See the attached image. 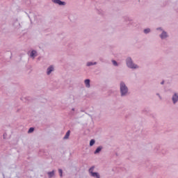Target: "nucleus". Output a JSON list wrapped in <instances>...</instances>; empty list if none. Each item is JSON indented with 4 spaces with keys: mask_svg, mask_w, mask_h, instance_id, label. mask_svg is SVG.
<instances>
[{
    "mask_svg": "<svg viewBox=\"0 0 178 178\" xmlns=\"http://www.w3.org/2000/svg\"><path fill=\"white\" fill-rule=\"evenodd\" d=\"M172 101H173L174 104H176V102H177V101H178L177 94H175V95L172 97Z\"/></svg>",
    "mask_w": 178,
    "mask_h": 178,
    "instance_id": "nucleus-5",
    "label": "nucleus"
},
{
    "mask_svg": "<svg viewBox=\"0 0 178 178\" xmlns=\"http://www.w3.org/2000/svg\"><path fill=\"white\" fill-rule=\"evenodd\" d=\"M127 65L128 67H130L131 69H137V65H135L134 63H133V61L130 58H128L127 59Z\"/></svg>",
    "mask_w": 178,
    "mask_h": 178,
    "instance_id": "nucleus-1",
    "label": "nucleus"
},
{
    "mask_svg": "<svg viewBox=\"0 0 178 178\" xmlns=\"http://www.w3.org/2000/svg\"><path fill=\"white\" fill-rule=\"evenodd\" d=\"M35 56H37V51L33 50L31 54V57L35 58Z\"/></svg>",
    "mask_w": 178,
    "mask_h": 178,
    "instance_id": "nucleus-7",
    "label": "nucleus"
},
{
    "mask_svg": "<svg viewBox=\"0 0 178 178\" xmlns=\"http://www.w3.org/2000/svg\"><path fill=\"white\" fill-rule=\"evenodd\" d=\"M70 136V131H67V132L66 133L65 136H64V139L65 140H67V138H69Z\"/></svg>",
    "mask_w": 178,
    "mask_h": 178,
    "instance_id": "nucleus-10",
    "label": "nucleus"
},
{
    "mask_svg": "<svg viewBox=\"0 0 178 178\" xmlns=\"http://www.w3.org/2000/svg\"><path fill=\"white\" fill-rule=\"evenodd\" d=\"M85 84L88 88H90V79L85 80Z\"/></svg>",
    "mask_w": 178,
    "mask_h": 178,
    "instance_id": "nucleus-9",
    "label": "nucleus"
},
{
    "mask_svg": "<svg viewBox=\"0 0 178 178\" xmlns=\"http://www.w3.org/2000/svg\"><path fill=\"white\" fill-rule=\"evenodd\" d=\"M101 149H102L101 147H97L95 152V154H98L101 151Z\"/></svg>",
    "mask_w": 178,
    "mask_h": 178,
    "instance_id": "nucleus-12",
    "label": "nucleus"
},
{
    "mask_svg": "<svg viewBox=\"0 0 178 178\" xmlns=\"http://www.w3.org/2000/svg\"><path fill=\"white\" fill-rule=\"evenodd\" d=\"M92 65H94L92 63H88L87 66H92Z\"/></svg>",
    "mask_w": 178,
    "mask_h": 178,
    "instance_id": "nucleus-18",
    "label": "nucleus"
},
{
    "mask_svg": "<svg viewBox=\"0 0 178 178\" xmlns=\"http://www.w3.org/2000/svg\"><path fill=\"white\" fill-rule=\"evenodd\" d=\"M54 175H55V172L54 171H51V172H48L49 177H53V176Z\"/></svg>",
    "mask_w": 178,
    "mask_h": 178,
    "instance_id": "nucleus-11",
    "label": "nucleus"
},
{
    "mask_svg": "<svg viewBox=\"0 0 178 178\" xmlns=\"http://www.w3.org/2000/svg\"><path fill=\"white\" fill-rule=\"evenodd\" d=\"M150 31H151V29H147L144 30L145 34H148V33H149Z\"/></svg>",
    "mask_w": 178,
    "mask_h": 178,
    "instance_id": "nucleus-14",
    "label": "nucleus"
},
{
    "mask_svg": "<svg viewBox=\"0 0 178 178\" xmlns=\"http://www.w3.org/2000/svg\"><path fill=\"white\" fill-rule=\"evenodd\" d=\"M34 131V128L31 127L29 129L28 133H33Z\"/></svg>",
    "mask_w": 178,
    "mask_h": 178,
    "instance_id": "nucleus-15",
    "label": "nucleus"
},
{
    "mask_svg": "<svg viewBox=\"0 0 178 178\" xmlns=\"http://www.w3.org/2000/svg\"><path fill=\"white\" fill-rule=\"evenodd\" d=\"M93 171L94 167H92L89 169V172H90L91 176H92V177L99 178V174H98V172H93Z\"/></svg>",
    "mask_w": 178,
    "mask_h": 178,
    "instance_id": "nucleus-3",
    "label": "nucleus"
},
{
    "mask_svg": "<svg viewBox=\"0 0 178 178\" xmlns=\"http://www.w3.org/2000/svg\"><path fill=\"white\" fill-rule=\"evenodd\" d=\"M94 144H95V140L94 139H92L90 142V147H92Z\"/></svg>",
    "mask_w": 178,
    "mask_h": 178,
    "instance_id": "nucleus-13",
    "label": "nucleus"
},
{
    "mask_svg": "<svg viewBox=\"0 0 178 178\" xmlns=\"http://www.w3.org/2000/svg\"><path fill=\"white\" fill-rule=\"evenodd\" d=\"M166 37H168V34L166 32L163 31L161 35V38L163 40V38H166Z\"/></svg>",
    "mask_w": 178,
    "mask_h": 178,
    "instance_id": "nucleus-8",
    "label": "nucleus"
},
{
    "mask_svg": "<svg viewBox=\"0 0 178 178\" xmlns=\"http://www.w3.org/2000/svg\"><path fill=\"white\" fill-rule=\"evenodd\" d=\"M54 72V67L51 66L47 69V74H51Z\"/></svg>",
    "mask_w": 178,
    "mask_h": 178,
    "instance_id": "nucleus-6",
    "label": "nucleus"
},
{
    "mask_svg": "<svg viewBox=\"0 0 178 178\" xmlns=\"http://www.w3.org/2000/svg\"><path fill=\"white\" fill-rule=\"evenodd\" d=\"M112 63L114 65V66H118V63L116 62V60H113Z\"/></svg>",
    "mask_w": 178,
    "mask_h": 178,
    "instance_id": "nucleus-17",
    "label": "nucleus"
},
{
    "mask_svg": "<svg viewBox=\"0 0 178 178\" xmlns=\"http://www.w3.org/2000/svg\"><path fill=\"white\" fill-rule=\"evenodd\" d=\"M120 91L121 95H126L127 94V87H126V85L123 82L120 83Z\"/></svg>",
    "mask_w": 178,
    "mask_h": 178,
    "instance_id": "nucleus-2",
    "label": "nucleus"
},
{
    "mask_svg": "<svg viewBox=\"0 0 178 178\" xmlns=\"http://www.w3.org/2000/svg\"><path fill=\"white\" fill-rule=\"evenodd\" d=\"M58 173L60 174V177H62V175H63L62 169L58 170Z\"/></svg>",
    "mask_w": 178,
    "mask_h": 178,
    "instance_id": "nucleus-16",
    "label": "nucleus"
},
{
    "mask_svg": "<svg viewBox=\"0 0 178 178\" xmlns=\"http://www.w3.org/2000/svg\"><path fill=\"white\" fill-rule=\"evenodd\" d=\"M53 2H54V3H58V5H65L66 4L64 1H62L60 0H54Z\"/></svg>",
    "mask_w": 178,
    "mask_h": 178,
    "instance_id": "nucleus-4",
    "label": "nucleus"
},
{
    "mask_svg": "<svg viewBox=\"0 0 178 178\" xmlns=\"http://www.w3.org/2000/svg\"><path fill=\"white\" fill-rule=\"evenodd\" d=\"M163 83H164V82H163V81H162V82H161V84H163Z\"/></svg>",
    "mask_w": 178,
    "mask_h": 178,
    "instance_id": "nucleus-19",
    "label": "nucleus"
}]
</instances>
